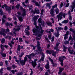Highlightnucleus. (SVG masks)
Masks as SVG:
<instances>
[{
  "label": "nucleus",
  "mask_w": 75,
  "mask_h": 75,
  "mask_svg": "<svg viewBox=\"0 0 75 75\" xmlns=\"http://www.w3.org/2000/svg\"><path fill=\"white\" fill-rule=\"evenodd\" d=\"M24 61L25 62L27 60V57H24Z\"/></svg>",
  "instance_id": "nucleus-53"
},
{
  "label": "nucleus",
  "mask_w": 75,
  "mask_h": 75,
  "mask_svg": "<svg viewBox=\"0 0 75 75\" xmlns=\"http://www.w3.org/2000/svg\"><path fill=\"white\" fill-rule=\"evenodd\" d=\"M7 69L8 71H10V69H11V67H8L6 68Z\"/></svg>",
  "instance_id": "nucleus-59"
},
{
  "label": "nucleus",
  "mask_w": 75,
  "mask_h": 75,
  "mask_svg": "<svg viewBox=\"0 0 75 75\" xmlns=\"http://www.w3.org/2000/svg\"><path fill=\"white\" fill-rule=\"evenodd\" d=\"M68 15L69 16H71V11H69V12H68Z\"/></svg>",
  "instance_id": "nucleus-61"
},
{
  "label": "nucleus",
  "mask_w": 75,
  "mask_h": 75,
  "mask_svg": "<svg viewBox=\"0 0 75 75\" xmlns=\"http://www.w3.org/2000/svg\"><path fill=\"white\" fill-rule=\"evenodd\" d=\"M20 4H18L16 5V8H19V7H20Z\"/></svg>",
  "instance_id": "nucleus-63"
},
{
  "label": "nucleus",
  "mask_w": 75,
  "mask_h": 75,
  "mask_svg": "<svg viewBox=\"0 0 75 75\" xmlns=\"http://www.w3.org/2000/svg\"><path fill=\"white\" fill-rule=\"evenodd\" d=\"M36 61H37V59H35V61L34 62L33 61H32V65L33 68H35V66L37 65V62Z\"/></svg>",
  "instance_id": "nucleus-10"
},
{
  "label": "nucleus",
  "mask_w": 75,
  "mask_h": 75,
  "mask_svg": "<svg viewBox=\"0 0 75 75\" xmlns=\"http://www.w3.org/2000/svg\"><path fill=\"white\" fill-rule=\"evenodd\" d=\"M36 28L37 29L34 28L33 29V33H35L33 34V35H37V34H39V33H38L40 32L39 31H38V30H40V29L39 28V27L36 25Z\"/></svg>",
  "instance_id": "nucleus-4"
},
{
  "label": "nucleus",
  "mask_w": 75,
  "mask_h": 75,
  "mask_svg": "<svg viewBox=\"0 0 75 75\" xmlns=\"http://www.w3.org/2000/svg\"><path fill=\"white\" fill-rule=\"evenodd\" d=\"M45 39L46 40L47 42H49V40H48V39L47 38L45 37Z\"/></svg>",
  "instance_id": "nucleus-57"
},
{
  "label": "nucleus",
  "mask_w": 75,
  "mask_h": 75,
  "mask_svg": "<svg viewBox=\"0 0 75 75\" xmlns=\"http://www.w3.org/2000/svg\"><path fill=\"white\" fill-rule=\"evenodd\" d=\"M59 43H57L56 45V46L54 47V49L56 50L57 51H60V50H59V49L58 48V46H59Z\"/></svg>",
  "instance_id": "nucleus-18"
},
{
  "label": "nucleus",
  "mask_w": 75,
  "mask_h": 75,
  "mask_svg": "<svg viewBox=\"0 0 75 75\" xmlns=\"http://www.w3.org/2000/svg\"><path fill=\"white\" fill-rule=\"evenodd\" d=\"M67 47H66L65 46H63V51L64 52L66 51V50H67Z\"/></svg>",
  "instance_id": "nucleus-35"
},
{
  "label": "nucleus",
  "mask_w": 75,
  "mask_h": 75,
  "mask_svg": "<svg viewBox=\"0 0 75 75\" xmlns=\"http://www.w3.org/2000/svg\"><path fill=\"white\" fill-rule=\"evenodd\" d=\"M37 9V8H36L35 9V12H33V14H35L36 13V14H39L40 13V10L39 9Z\"/></svg>",
  "instance_id": "nucleus-19"
},
{
  "label": "nucleus",
  "mask_w": 75,
  "mask_h": 75,
  "mask_svg": "<svg viewBox=\"0 0 75 75\" xmlns=\"http://www.w3.org/2000/svg\"><path fill=\"white\" fill-rule=\"evenodd\" d=\"M46 23L49 26H51V27L52 26V24L51 22H46Z\"/></svg>",
  "instance_id": "nucleus-28"
},
{
  "label": "nucleus",
  "mask_w": 75,
  "mask_h": 75,
  "mask_svg": "<svg viewBox=\"0 0 75 75\" xmlns=\"http://www.w3.org/2000/svg\"><path fill=\"white\" fill-rule=\"evenodd\" d=\"M45 11H44V9H42L41 11V15H43V14H44V12Z\"/></svg>",
  "instance_id": "nucleus-38"
},
{
  "label": "nucleus",
  "mask_w": 75,
  "mask_h": 75,
  "mask_svg": "<svg viewBox=\"0 0 75 75\" xmlns=\"http://www.w3.org/2000/svg\"><path fill=\"white\" fill-rule=\"evenodd\" d=\"M59 71L58 74H61L62 72V71H64V69L63 68H61V67H59Z\"/></svg>",
  "instance_id": "nucleus-20"
},
{
  "label": "nucleus",
  "mask_w": 75,
  "mask_h": 75,
  "mask_svg": "<svg viewBox=\"0 0 75 75\" xmlns=\"http://www.w3.org/2000/svg\"><path fill=\"white\" fill-rule=\"evenodd\" d=\"M45 66V67L47 69L50 68V65H49V63H48L47 64H46Z\"/></svg>",
  "instance_id": "nucleus-21"
},
{
  "label": "nucleus",
  "mask_w": 75,
  "mask_h": 75,
  "mask_svg": "<svg viewBox=\"0 0 75 75\" xmlns=\"http://www.w3.org/2000/svg\"><path fill=\"white\" fill-rule=\"evenodd\" d=\"M64 30H65L66 31H67V30H68V27H67V26H65L64 28Z\"/></svg>",
  "instance_id": "nucleus-56"
},
{
  "label": "nucleus",
  "mask_w": 75,
  "mask_h": 75,
  "mask_svg": "<svg viewBox=\"0 0 75 75\" xmlns=\"http://www.w3.org/2000/svg\"><path fill=\"white\" fill-rule=\"evenodd\" d=\"M67 14L65 13H63L62 12H60L58 15L57 16V17L58 18V21H59L61 20H62V16L64 18H65V16H67Z\"/></svg>",
  "instance_id": "nucleus-2"
},
{
  "label": "nucleus",
  "mask_w": 75,
  "mask_h": 75,
  "mask_svg": "<svg viewBox=\"0 0 75 75\" xmlns=\"http://www.w3.org/2000/svg\"><path fill=\"white\" fill-rule=\"evenodd\" d=\"M0 15H2L3 14V11L2 10V9L1 8L0 9Z\"/></svg>",
  "instance_id": "nucleus-52"
},
{
  "label": "nucleus",
  "mask_w": 75,
  "mask_h": 75,
  "mask_svg": "<svg viewBox=\"0 0 75 75\" xmlns=\"http://www.w3.org/2000/svg\"><path fill=\"white\" fill-rule=\"evenodd\" d=\"M39 26L40 27V30H41V33H44V30H42V27H41V25H39Z\"/></svg>",
  "instance_id": "nucleus-37"
},
{
  "label": "nucleus",
  "mask_w": 75,
  "mask_h": 75,
  "mask_svg": "<svg viewBox=\"0 0 75 75\" xmlns=\"http://www.w3.org/2000/svg\"><path fill=\"white\" fill-rule=\"evenodd\" d=\"M17 13L18 14V15L17 16V17H18V18L19 19V21L21 22H22L23 19V18L21 16H21V13L20 12H17Z\"/></svg>",
  "instance_id": "nucleus-7"
},
{
  "label": "nucleus",
  "mask_w": 75,
  "mask_h": 75,
  "mask_svg": "<svg viewBox=\"0 0 75 75\" xmlns=\"http://www.w3.org/2000/svg\"><path fill=\"white\" fill-rule=\"evenodd\" d=\"M7 29H6V31H5L6 33H7L9 32L10 31V30L9 29H8V27H6Z\"/></svg>",
  "instance_id": "nucleus-47"
},
{
  "label": "nucleus",
  "mask_w": 75,
  "mask_h": 75,
  "mask_svg": "<svg viewBox=\"0 0 75 75\" xmlns=\"http://www.w3.org/2000/svg\"><path fill=\"white\" fill-rule=\"evenodd\" d=\"M68 20H64L62 22V24H67L68 23Z\"/></svg>",
  "instance_id": "nucleus-26"
},
{
  "label": "nucleus",
  "mask_w": 75,
  "mask_h": 75,
  "mask_svg": "<svg viewBox=\"0 0 75 75\" xmlns=\"http://www.w3.org/2000/svg\"><path fill=\"white\" fill-rule=\"evenodd\" d=\"M20 63L21 64V65L23 66V65H25V62L24 61V60H21V61H20Z\"/></svg>",
  "instance_id": "nucleus-22"
},
{
  "label": "nucleus",
  "mask_w": 75,
  "mask_h": 75,
  "mask_svg": "<svg viewBox=\"0 0 75 75\" xmlns=\"http://www.w3.org/2000/svg\"><path fill=\"white\" fill-rule=\"evenodd\" d=\"M25 11H24L22 14V16H25Z\"/></svg>",
  "instance_id": "nucleus-50"
},
{
  "label": "nucleus",
  "mask_w": 75,
  "mask_h": 75,
  "mask_svg": "<svg viewBox=\"0 0 75 75\" xmlns=\"http://www.w3.org/2000/svg\"><path fill=\"white\" fill-rule=\"evenodd\" d=\"M6 10L8 11H10V10H11V8L10 7H8L7 8V7L6 9Z\"/></svg>",
  "instance_id": "nucleus-43"
},
{
  "label": "nucleus",
  "mask_w": 75,
  "mask_h": 75,
  "mask_svg": "<svg viewBox=\"0 0 75 75\" xmlns=\"http://www.w3.org/2000/svg\"><path fill=\"white\" fill-rule=\"evenodd\" d=\"M54 31V30L53 29H47L45 30V32L47 33H49V34H51V33H53Z\"/></svg>",
  "instance_id": "nucleus-13"
},
{
  "label": "nucleus",
  "mask_w": 75,
  "mask_h": 75,
  "mask_svg": "<svg viewBox=\"0 0 75 75\" xmlns=\"http://www.w3.org/2000/svg\"><path fill=\"white\" fill-rule=\"evenodd\" d=\"M11 71L13 74H14V72H15V70H11Z\"/></svg>",
  "instance_id": "nucleus-58"
},
{
  "label": "nucleus",
  "mask_w": 75,
  "mask_h": 75,
  "mask_svg": "<svg viewBox=\"0 0 75 75\" xmlns=\"http://www.w3.org/2000/svg\"><path fill=\"white\" fill-rule=\"evenodd\" d=\"M47 72H48L49 74H51V75H53V73L50 69H48Z\"/></svg>",
  "instance_id": "nucleus-36"
},
{
  "label": "nucleus",
  "mask_w": 75,
  "mask_h": 75,
  "mask_svg": "<svg viewBox=\"0 0 75 75\" xmlns=\"http://www.w3.org/2000/svg\"><path fill=\"white\" fill-rule=\"evenodd\" d=\"M18 41L19 42H23V40H22V38H19Z\"/></svg>",
  "instance_id": "nucleus-45"
},
{
  "label": "nucleus",
  "mask_w": 75,
  "mask_h": 75,
  "mask_svg": "<svg viewBox=\"0 0 75 75\" xmlns=\"http://www.w3.org/2000/svg\"><path fill=\"white\" fill-rule=\"evenodd\" d=\"M70 40H71V41L72 42H73V38L72 37L71 35H70L69 37V39L68 40V41H70Z\"/></svg>",
  "instance_id": "nucleus-32"
},
{
  "label": "nucleus",
  "mask_w": 75,
  "mask_h": 75,
  "mask_svg": "<svg viewBox=\"0 0 75 75\" xmlns=\"http://www.w3.org/2000/svg\"><path fill=\"white\" fill-rule=\"evenodd\" d=\"M32 7H33L32 6H31L29 7V10H31V13H33V10L32 9Z\"/></svg>",
  "instance_id": "nucleus-42"
},
{
  "label": "nucleus",
  "mask_w": 75,
  "mask_h": 75,
  "mask_svg": "<svg viewBox=\"0 0 75 75\" xmlns=\"http://www.w3.org/2000/svg\"><path fill=\"white\" fill-rule=\"evenodd\" d=\"M54 34L57 37H59V33H54Z\"/></svg>",
  "instance_id": "nucleus-46"
},
{
  "label": "nucleus",
  "mask_w": 75,
  "mask_h": 75,
  "mask_svg": "<svg viewBox=\"0 0 75 75\" xmlns=\"http://www.w3.org/2000/svg\"><path fill=\"white\" fill-rule=\"evenodd\" d=\"M68 50L69 54H72L73 52H74L72 47L68 48Z\"/></svg>",
  "instance_id": "nucleus-12"
},
{
  "label": "nucleus",
  "mask_w": 75,
  "mask_h": 75,
  "mask_svg": "<svg viewBox=\"0 0 75 75\" xmlns=\"http://www.w3.org/2000/svg\"><path fill=\"white\" fill-rule=\"evenodd\" d=\"M63 29L61 27H59L58 28L57 32L59 31H60V30H63Z\"/></svg>",
  "instance_id": "nucleus-48"
},
{
  "label": "nucleus",
  "mask_w": 75,
  "mask_h": 75,
  "mask_svg": "<svg viewBox=\"0 0 75 75\" xmlns=\"http://www.w3.org/2000/svg\"><path fill=\"white\" fill-rule=\"evenodd\" d=\"M30 46L31 47L33 48V50H35V48H36V46H34V45H30Z\"/></svg>",
  "instance_id": "nucleus-30"
},
{
  "label": "nucleus",
  "mask_w": 75,
  "mask_h": 75,
  "mask_svg": "<svg viewBox=\"0 0 75 75\" xmlns=\"http://www.w3.org/2000/svg\"><path fill=\"white\" fill-rule=\"evenodd\" d=\"M21 25L19 26H16V27L17 28H14L13 29V30L15 32L17 31H19L21 30Z\"/></svg>",
  "instance_id": "nucleus-6"
},
{
  "label": "nucleus",
  "mask_w": 75,
  "mask_h": 75,
  "mask_svg": "<svg viewBox=\"0 0 75 75\" xmlns=\"http://www.w3.org/2000/svg\"><path fill=\"white\" fill-rule=\"evenodd\" d=\"M70 31L72 32V33H74V35L75 34V30L74 29H72V28H70L69 29Z\"/></svg>",
  "instance_id": "nucleus-24"
},
{
  "label": "nucleus",
  "mask_w": 75,
  "mask_h": 75,
  "mask_svg": "<svg viewBox=\"0 0 75 75\" xmlns=\"http://www.w3.org/2000/svg\"><path fill=\"white\" fill-rule=\"evenodd\" d=\"M75 0H74L73 4H72L71 6V12H72V11H74V7H75Z\"/></svg>",
  "instance_id": "nucleus-17"
},
{
  "label": "nucleus",
  "mask_w": 75,
  "mask_h": 75,
  "mask_svg": "<svg viewBox=\"0 0 75 75\" xmlns=\"http://www.w3.org/2000/svg\"><path fill=\"white\" fill-rule=\"evenodd\" d=\"M48 59H49V60H50V61L51 62L52 64H53L54 63L53 62V60H52V59L50 57H49Z\"/></svg>",
  "instance_id": "nucleus-49"
},
{
  "label": "nucleus",
  "mask_w": 75,
  "mask_h": 75,
  "mask_svg": "<svg viewBox=\"0 0 75 75\" xmlns=\"http://www.w3.org/2000/svg\"><path fill=\"white\" fill-rule=\"evenodd\" d=\"M26 56L28 57V59H30L31 58V55L29 54V55H27Z\"/></svg>",
  "instance_id": "nucleus-54"
},
{
  "label": "nucleus",
  "mask_w": 75,
  "mask_h": 75,
  "mask_svg": "<svg viewBox=\"0 0 75 75\" xmlns=\"http://www.w3.org/2000/svg\"><path fill=\"white\" fill-rule=\"evenodd\" d=\"M23 75V72H19L18 73H16V75Z\"/></svg>",
  "instance_id": "nucleus-34"
},
{
  "label": "nucleus",
  "mask_w": 75,
  "mask_h": 75,
  "mask_svg": "<svg viewBox=\"0 0 75 75\" xmlns=\"http://www.w3.org/2000/svg\"><path fill=\"white\" fill-rule=\"evenodd\" d=\"M55 11L56 14H58V13H59V10L58 8H56V9L55 10Z\"/></svg>",
  "instance_id": "nucleus-29"
},
{
  "label": "nucleus",
  "mask_w": 75,
  "mask_h": 75,
  "mask_svg": "<svg viewBox=\"0 0 75 75\" xmlns=\"http://www.w3.org/2000/svg\"><path fill=\"white\" fill-rule=\"evenodd\" d=\"M40 66L41 65H40V64H39L38 65V69H39V70L40 69V70H41V71H42V68L40 67Z\"/></svg>",
  "instance_id": "nucleus-27"
},
{
  "label": "nucleus",
  "mask_w": 75,
  "mask_h": 75,
  "mask_svg": "<svg viewBox=\"0 0 75 75\" xmlns=\"http://www.w3.org/2000/svg\"><path fill=\"white\" fill-rule=\"evenodd\" d=\"M37 36L36 37V40H37V41H38V40H40V39H41V34H39L37 35Z\"/></svg>",
  "instance_id": "nucleus-16"
},
{
  "label": "nucleus",
  "mask_w": 75,
  "mask_h": 75,
  "mask_svg": "<svg viewBox=\"0 0 75 75\" xmlns=\"http://www.w3.org/2000/svg\"><path fill=\"white\" fill-rule=\"evenodd\" d=\"M1 54L3 57H6V54L3 52H1Z\"/></svg>",
  "instance_id": "nucleus-31"
},
{
  "label": "nucleus",
  "mask_w": 75,
  "mask_h": 75,
  "mask_svg": "<svg viewBox=\"0 0 75 75\" xmlns=\"http://www.w3.org/2000/svg\"><path fill=\"white\" fill-rule=\"evenodd\" d=\"M5 64L6 65H8V61L7 60L5 61Z\"/></svg>",
  "instance_id": "nucleus-62"
},
{
  "label": "nucleus",
  "mask_w": 75,
  "mask_h": 75,
  "mask_svg": "<svg viewBox=\"0 0 75 75\" xmlns=\"http://www.w3.org/2000/svg\"><path fill=\"white\" fill-rule=\"evenodd\" d=\"M1 42L2 44H3V43H4V42H5V39L4 38L2 39L1 40Z\"/></svg>",
  "instance_id": "nucleus-39"
},
{
  "label": "nucleus",
  "mask_w": 75,
  "mask_h": 75,
  "mask_svg": "<svg viewBox=\"0 0 75 75\" xmlns=\"http://www.w3.org/2000/svg\"><path fill=\"white\" fill-rule=\"evenodd\" d=\"M2 24H4L5 23H6V20L4 19L3 18H2Z\"/></svg>",
  "instance_id": "nucleus-41"
},
{
  "label": "nucleus",
  "mask_w": 75,
  "mask_h": 75,
  "mask_svg": "<svg viewBox=\"0 0 75 75\" xmlns=\"http://www.w3.org/2000/svg\"><path fill=\"white\" fill-rule=\"evenodd\" d=\"M70 31L72 32V33H74V35L75 34V30L74 29H72V28H70L69 29Z\"/></svg>",
  "instance_id": "nucleus-25"
},
{
  "label": "nucleus",
  "mask_w": 75,
  "mask_h": 75,
  "mask_svg": "<svg viewBox=\"0 0 75 75\" xmlns=\"http://www.w3.org/2000/svg\"><path fill=\"white\" fill-rule=\"evenodd\" d=\"M54 41V37L53 36L52 38L51 41Z\"/></svg>",
  "instance_id": "nucleus-64"
},
{
  "label": "nucleus",
  "mask_w": 75,
  "mask_h": 75,
  "mask_svg": "<svg viewBox=\"0 0 75 75\" xmlns=\"http://www.w3.org/2000/svg\"><path fill=\"white\" fill-rule=\"evenodd\" d=\"M21 50V46L20 45H18V47H17V51H20V50Z\"/></svg>",
  "instance_id": "nucleus-23"
},
{
  "label": "nucleus",
  "mask_w": 75,
  "mask_h": 75,
  "mask_svg": "<svg viewBox=\"0 0 75 75\" xmlns=\"http://www.w3.org/2000/svg\"><path fill=\"white\" fill-rule=\"evenodd\" d=\"M46 53L49 54H52L53 56H55L56 55V52H54L53 50H46Z\"/></svg>",
  "instance_id": "nucleus-5"
},
{
  "label": "nucleus",
  "mask_w": 75,
  "mask_h": 75,
  "mask_svg": "<svg viewBox=\"0 0 75 75\" xmlns=\"http://www.w3.org/2000/svg\"><path fill=\"white\" fill-rule=\"evenodd\" d=\"M64 43L65 44H68L69 43V41H65L64 42Z\"/></svg>",
  "instance_id": "nucleus-44"
},
{
  "label": "nucleus",
  "mask_w": 75,
  "mask_h": 75,
  "mask_svg": "<svg viewBox=\"0 0 75 75\" xmlns=\"http://www.w3.org/2000/svg\"><path fill=\"white\" fill-rule=\"evenodd\" d=\"M42 20V18H39L38 19V22L40 23L41 24H42V25L44 26L45 25V23L44 22V21Z\"/></svg>",
  "instance_id": "nucleus-8"
},
{
  "label": "nucleus",
  "mask_w": 75,
  "mask_h": 75,
  "mask_svg": "<svg viewBox=\"0 0 75 75\" xmlns=\"http://www.w3.org/2000/svg\"><path fill=\"white\" fill-rule=\"evenodd\" d=\"M40 42L39 41H38L37 42V47L38 48V50L40 52V54L42 55V57L40 59L39 62H41V61H43L44 59V54L43 52H41L42 51V50L41 49V47H40Z\"/></svg>",
  "instance_id": "nucleus-1"
},
{
  "label": "nucleus",
  "mask_w": 75,
  "mask_h": 75,
  "mask_svg": "<svg viewBox=\"0 0 75 75\" xmlns=\"http://www.w3.org/2000/svg\"><path fill=\"white\" fill-rule=\"evenodd\" d=\"M5 24L7 26V27H10V23L8 22L6 23Z\"/></svg>",
  "instance_id": "nucleus-40"
},
{
  "label": "nucleus",
  "mask_w": 75,
  "mask_h": 75,
  "mask_svg": "<svg viewBox=\"0 0 75 75\" xmlns=\"http://www.w3.org/2000/svg\"><path fill=\"white\" fill-rule=\"evenodd\" d=\"M32 1L33 3H34L37 6L40 7V3H38V2H37V1H35V0H32Z\"/></svg>",
  "instance_id": "nucleus-15"
},
{
  "label": "nucleus",
  "mask_w": 75,
  "mask_h": 75,
  "mask_svg": "<svg viewBox=\"0 0 75 75\" xmlns=\"http://www.w3.org/2000/svg\"><path fill=\"white\" fill-rule=\"evenodd\" d=\"M0 15H2L3 14V11L2 10V9L1 8L0 9Z\"/></svg>",
  "instance_id": "nucleus-51"
},
{
  "label": "nucleus",
  "mask_w": 75,
  "mask_h": 75,
  "mask_svg": "<svg viewBox=\"0 0 75 75\" xmlns=\"http://www.w3.org/2000/svg\"><path fill=\"white\" fill-rule=\"evenodd\" d=\"M69 31H67L66 33L64 35V39L65 40L68 38V35H69Z\"/></svg>",
  "instance_id": "nucleus-14"
},
{
  "label": "nucleus",
  "mask_w": 75,
  "mask_h": 75,
  "mask_svg": "<svg viewBox=\"0 0 75 75\" xmlns=\"http://www.w3.org/2000/svg\"><path fill=\"white\" fill-rule=\"evenodd\" d=\"M3 17L4 18H5V19H6L7 18V16H6V15H3Z\"/></svg>",
  "instance_id": "nucleus-55"
},
{
  "label": "nucleus",
  "mask_w": 75,
  "mask_h": 75,
  "mask_svg": "<svg viewBox=\"0 0 75 75\" xmlns=\"http://www.w3.org/2000/svg\"><path fill=\"white\" fill-rule=\"evenodd\" d=\"M25 33L27 35H28L30 34V32L26 29H25Z\"/></svg>",
  "instance_id": "nucleus-33"
},
{
  "label": "nucleus",
  "mask_w": 75,
  "mask_h": 75,
  "mask_svg": "<svg viewBox=\"0 0 75 75\" xmlns=\"http://www.w3.org/2000/svg\"><path fill=\"white\" fill-rule=\"evenodd\" d=\"M69 19L70 20H72V16L71 15H69Z\"/></svg>",
  "instance_id": "nucleus-60"
},
{
  "label": "nucleus",
  "mask_w": 75,
  "mask_h": 75,
  "mask_svg": "<svg viewBox=\"0 0 75 75\" xmlns=\"http://www.w3.org/2000/svg\"><path fill=\"white\" fill-rule=\"evenodd\" d=\"M57 7V5L55 4L54 6H52V8L50 11V14L52 17H54L55 16V13L54 12V9L55 7Z\"/></svg>",
  "instance_id": "nucleus-3"
},
{
  "label": "nucleus",
  "mask_w": 75,
  "mask_h": 75,
  "mask_svg": "<svg viewBox=\"0 0 75 75\" xmlns=\"http://www.w3.org/2000/svg\"><path fill=\"white\" fill-rule=\"evenodd\" d=\"M66 59V57L64 56H62L61 57H59V60L60 62H63V61H64V59Z\"/></svg>",
  "instance_id": "nucleus-11"
},
{
  "label": "nucleus",
  "mask_w": 75,
  "mask_h": 75,
  "mask_svg": "<svg viewBox=\"0 0 75 75\" xmlns=\"http://www.w3.org/2000/svg\"><path fill=\"white\" fill-rule=\"evenodd\" d=\"M5 31L6 30L4 29H2L1 31H0V34L1 35H2L4 37H6V35L5 34Z\"/></svg>",
  "instance_id": "nucleus-9"
}]
</instances>
